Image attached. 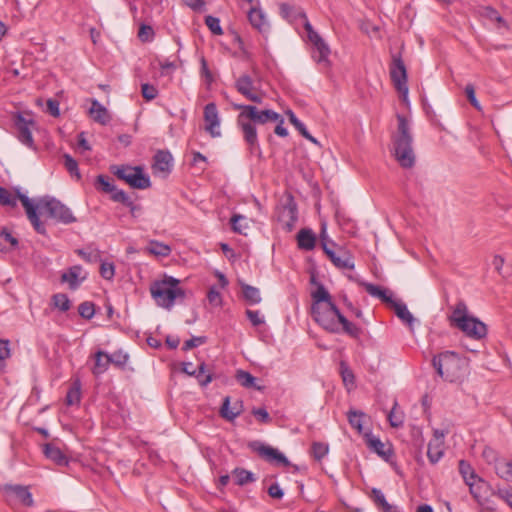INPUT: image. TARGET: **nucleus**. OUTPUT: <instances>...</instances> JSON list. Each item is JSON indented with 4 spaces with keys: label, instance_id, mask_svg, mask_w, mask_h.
<instances>
[{
    "label": "nucleus",
    "instance_id": "2f4dec72",
    "mask_svg": "<svg viewBox=\"0 0 512 512\" xmlns=\"http://www.w3.org/2000/svg\"><path fill=\"white\" fill-rule=\"evenodd\" d=\"M113 201L121 203L127 208H129V211L133 217H135L137 213L140 212L142 209L140 205H137L132 201V199L127 195L126 192H118L113 197Z\"/></svg>",
    "mask_w": 512,
    "mask_h": 512
},
{
    "label": "nucleus",
    "instance_id": "f03ea898",
    "mask_svg": "<svg viewBox=\"0 0 512 512\" xmlns=\"http://www.w3.org/2000/svg\"><path fill=\"white\" fill-rule=\"evenodd\" d=\"M180 280L172 276H164L150 285V293L156 304L164 309L171 310L177 303L186 298V291L179 287Z\"/></svg>",
    "mask_w": 512,
    "mask_h": 512
},
{
    "label": "nucleus",
    "instance_id": "69168bd1",
    "mask_svg": "<svg viewBox=\"0 0 512 512\" xmlns=\"http://www.w3.org/2000/svg\"><path fill=\"white\" fill-rule=\"evenodd\" d=\"M498 11L492 6H482L479 9L480 16L486 18L489 21H493L498 15Z\"/></svg>",
    "mask_w": 512,
    "mask_h": 512
},
{
    "label": "nucleus",
    "instance_id": "f704fd0d",
    "mask_svg": "<svg viewBox=\"0 0 512 512\" xmlns=\"http://www.w3.org/2000/svg\"><path fill=\"white\" fill-rule=\"evenodd\" d=\"M466 485L469 486V490L474 499L481 504L482 502V490L483 488L488 487V484L481 478H476V480H472L468 482Z\"/></svg>",
    "mask_w": 512,
    "mask_h": 512
},
{
    "label": "nucleus",
    "instance_id": "3c124183",
    "mask_svg": "<svg viewBox=\"0 0 512 512\" xmlns=\"http://www.w3.org/2000/svg\"><path fill=\"white\" fill-rule=\"evenodd\" d=\"M64 166L71 176H76L77 179H80V172L78 169L77 161L69 154H64Z\"/></svg>",
    "mask_w": 512,
    "mask_h": 512
},
{
    "label": "nucleus",
    "instance_id": "412c9836",
    "mask_svg": "<svg viewBox=\"0 0 512 512\" xmlns=\"http://www.w3.org/2000/svg\"><path fill=\"white\" fill-rule=\"evenodd\" d=\"M248 20L260 33L265 34L269 31V23L261 9L251 8L248 12Z\"/></svg>",
    "mask_w": 512,
    "mask_h": 512
},
{
    "label": "nucleus",
    "instance_id": "79ce46f5",
    "mask_svg": "<svg viewBox=\"0 0 512 512\" xmlns=\"http://www.w3.org/2000/svg\"><path fill=\"white\" fill-rule=\"evenodd\" d=\"M195 378L198 380L200 386L206 387L213 381L214 376L211 372L206 370V364L203 362L198 366V372L195 374Z\"/></svg>",
    "mask_w": 512,
    "mask_h": 512
},
{
    "label": "nucleus",
    "instance_id": "ea45409f",
    "mask_svg": "<svg viewBox=\"0 0 512 512\" xmlns=\"http://www.w3.org/2000/svg\"><path fill=\"white\" fill-rule=\"evenodd\" d=\"M230 404V397L226 396L223 399V403L221 405L219 413L220 416L225 420L233 422L239 416V411H231Z\"/></svg>",
    "mask_w": 512,
    "mask_h": 512
},
{
    "label": "nucleus",
    "instance_id": "473e14b6",
    "mask_svg": "<svg viewBox=\"0 0 512 512\" xmlns=\"http://www.w3.org/2000/svg\"><path fill=\"white\" fill-rule=\"evenodd\" d=\"M232 475L235 477V484L238 486H244L247 483L256 481L254 474L244 468H235L232 471Z\"/></svg>",
    "mask_w": 512,
    "mask_h": 512
},
{
    "label": "nucleus",
    "instance_id": "5fc2aeb1",
    "mask_svg": "<svg viewBox=\"0 0 512 512\" xmlns=\"http://www.w3.org/2000/svg\"><path fill=\"white\" fill-rule=\"evenodd\" d=\"M6 243H9L12 247H15V246L18 245V240L15 237H13L11 235V233L8 232L4 228L0 232V250L1 251H4L6 249L5 246H4Z\"/></svg>",
    "mask_w": 512,
    "mask_h": 512
},
{
    "label": "nucleus",
    "instance_id": "4be33fe9",
    "mask_svg": "<svg viewBox=\"0 0 512 512\" xmlns=\"http://www.w3.org/2000/svg\"><path fill=\"white\" fill-rule=\"evenodd\" d=\"M312 58L318 63L324 66L329 65V55L331 53L329 45L322 38L317 43L313 44Z\"/></svg>",
    "mask_w": 512,
    "mask_h": 512
},
{
    "label": "nucleus",
    "instance_id": "774afa93",
    "mask_svg": "<svg viewBox=\"0 0 512 512\" xmlns=\"http://www.w3.org/2000/svg\"><path fill=\"white\" fill-rule=\"evenodd\" d=\"M497 496L504 500L512 508V487L506 489H499Z\"/></svg>",
    "mask_w": 512,
    "mask_h": 512
},
{
    "label": "nucleus",
    "instance_id": "13d9d810",
    "mask_svg": "<svg viewBox=\"0 0 512 512\" xmlns=\"http://www.w3.org/2000/svg\"><path fill=\"white\" fill-rule=\"evenodd\" d=\"M465 94L470 104L478 111H481L482 107L475 95V88L472 84H467L465 87Z\"/></svg>",
    "mask_w": 512,
    "mask_h": 512
},
{
    "label": "nucleus",
    "instance_id": "49530a36",
    "mask_svg": "<svg viewBox=\"0 0 512 512\" xmlns=\"http://www.w3.org/2000/svg\"><path fill=\"white\" fill-rule=\"evenodd\" d=\"M329 452V446L322 442H313L311 446V453L315 460L321 461Z\"/></svg>",
    "mask_w": 512,
    "mask_h": 512
},
{
    "label": "nucleus",
    "instance_id": "864d4df0",
    "mask_svg": "<svg viewBox=\"0 0 512 512\" xmlns=\"http://www.w3.org/2000/svg\"><path fill=\"white\" fill-rule=\"evenodd\" d=\"M205 24L207 25V27L210 29V31L214 35H222L223 34V30L220 25L219 18L214 17L212 15H208L205 17Z\"/></svg>",
    "mask_w": 512,
    "mask_h": 512
},
{
    "label": "nucleus",
    "instance_id": "7ed1b4c3",
    "mask_svg": "<svg viewBox=\"0 0 512 512\" xmlns=\"http://www.w3.org/2000/svg\"><path fill=\"white\" fill-rule=\"evenodd\" d=\"M398 127L394 134L393 147L394 156L401 167L411 168L415 163V154L413 150V136L409 123L405 116L397 114Z\"/></svg>",
    "mask_w": 512,
    "mask_h": 512
},
{
    "label": "nucleus",
    "instance_id": "c756f323",
    "mask_svg": "<svg viewBox=\"0 0 512 512\" xmlns=\"http://www.w3.org/2000/svg\"><path fill=\"white\" fill-rule=\"evenodd\" d=\"M81 401V381L75 379L68 389L66 395V404L68 406L78 405Z\"/></svg>",
    "mask_w": 512,
    "mask_h": 512
},
{
    "label": "nucleus",
    "instance_id": "338daca9",
    "mask_svg": "<svg viewBox=\"0 0 512 512\" xmlns=\"http://www.w3.org/2000/svg\"><path fill=\"white\" fill-rule=\"evenodd\" d=\"M207 298L210 304L219 306L221 305L222 299L220 292L215 288L211 287L208 291Z\"/></svg>",
    "mask_w": 512,
    "mask_h": 512
},
{
    "label": "nucleus",
    "instance_id": "c85d7f7f",
    "mask_svg": "<svg viewBox=\"0 0 512 512\" xmlns=\"http://www.w3.org/2000/svg\"><path fill=\"white\" fill-rule=\"evenodd\" d=\"M236 380L245 388H254L256 390H263V386L256 385V378L249 372L239 369L235 374Z\"/></svg>",
    "mask_w": 512,
    "mask_h": 512
},
{
    "label": "nucleus",
    "instance_id": "39448f33",
    "mask_svg": "<svg viewBox=\"0 0 512 512\" xmlns=\"http://www.w3.org/2000/svg\"><path fill=\"white\" fill-rule=\"evenodd\" d=\"M20 200L23 207L25 208L27 217L31 222L35 231L39 234L45 235L46 229L44 224L40 221L38 214L36 213V206L32 203L29 197L19 190H17L16 196H14L8 189L0 186V204L3 206L16 207L17 200Z\"/></svg>",
    "mask_w": 512,
    "mask_h": 512
},
{
    "label": "nucleus",
    "instance_id": "cd10ccee",
    "mask_svg": "<svg viewBox=\"0 0 512 512\" xmlns=\"http://www.w3.org/2000/svg\"><path fill=\"white\" fill-rule=\"evenodd\" d=\"M312 297V306L316 307L328 303H332V297L328 290L324 287L322 283H317V288L315 291L311 293Z\"/></svg>",
    "mask_w": 512,
    "mask_h": 512
},
{
    "label": "nucleus",
    "instance_id": "0eeeda50",
    "mask_svg": "<svg viewBox=\"0 0 512 512\" xmlns=\"http://www.w3.org/2000/svg\"><path fill=\"white\" fill-rule=\"evenodd\" d=\"M35 206L36 210L39 209L41 213L46 214L57 222L71 224L77 220L70 208L56 198L45 196Z\"/></svg>",
    "mask_w": 512,
    "mask_h": 512
},
{
    "label": "nucleus",
    "instance_id": "b1692460",
    "mask_svg": "<svg viewBox=\"0 0 512 512\" xmlns=\"http://www.w3.org/2000/svg\"><path fill=\"white\" fill-rule=\"evenodd\" d=\"M297 244L300 249L310 251L315 247L316 236L309 228L301 229L297 234Z\"/></svg>",
    "mask_w": 512,
    "mask_h": 512
},
{
    "label": "nucleus",
    "instance_id": "ddd939ff",
    "mask_svg": "<svg viewBox=\"0 0 512 512\" xmlns=\"http://www.w3.org/2000/svg\"><path fill=\"white\" fill-rule=\"evenodd\" d=\"M14 125L17 129L18 140L27 147L33 148L34 140L30 129L34 125L33 119H27L18 112L14 117Z\"/></svg>",
    "mask_w": 512,
    "mask_h": 512
},
{
    "label": "nucleus",
    "instance_id": "680f3d73",
    "mask_svg": "<svg viewBox=\"0 0 512 512\" xmlns=\"http://www.w3.org/2000/svg\"><path fill=\"white\" fill-rule=\"evenodd\" d=\"M206 339L207 338L205 336L192 337L191 339L186 340L184 342L182 349L184 351L191 350L195 347H198V346L204 344L206 342Z\"/></svg>",
    "mask_w": 512,
    "mask_h": 512
},
{
    "label": "nucleus",
    "instance_id": "aec40b11",
    "mask_svg": "<svg viewBox=\"0 0 512 512\" xmlns=\"http://www.w3.org/2000/svg\"><path fill=\"white\" fill-rule=\"evenodd\" d=\"M89 116L97 123L106 125L110 122L111 116L107 108L102 105L97 99L91 100V107L89 109Z\"/></svg>",
    "mask_w": 512,
    "mask_h": 512
},
{
    "label": "nucleus",
    "instance_id": "a18cd8bd",
    "mask_svg": "<svg viewBox=\"0 0 512 512\" xmlns=\"http://www.w3.org/2000/svg\"><path fill=\"white\" fill-rule=\"evenodd\" d=\"M496 473L499 477L505 480L512 478V462L500 461L495 466Z\"/></svg>",
    "mask_w": 512,
    "mask_h": 512
},
{
    "label": "nucleus",
    "instance_id": "9b49d317",
    "mask_svg": "<svg viewBox=\"0 0 512 512\" xmlns=\"http://www.w3.org/2000/svg\"><path fill=\"white\" fill-rule=\"evenodd\" d=\"M249 447L258 453L260 457L270 463H277L283 466H290L291 463L287 457L276 448L261 443L259 441H253L249 444Z\"/></svg>",
    "mask_w": 512,
    "mask_h": 512
},
{
    "label": "nucleus",
    "instance_id": "4d7b16f0",
    "mask_svg": "<svg viewBox=\"0 0 512 512\" xmlns=\"http://www.w3.org/2000/svg\"><path fill=\"white\" fill-rule=\"evenodd\" d=\"M138 37L142 42H150L154 37V30L150 25L142 24L138 31Z\"/></svg>",
    "mask_w": 512,
    "mask_h": 512
},
{
    "label": "nucleus",
    "instance_id": "bf43d9fd",
    "mask_svg": "<svg viewBox=\"0 0 512 512\" xmlns=\"http://www.w3.org/2000/svg\"><path fill=\"white\" fill-rule=\"evenodd\" d=\"M141 93L144 99L151 101L157 97L158 90L154 85L144 83L141 86Z\"/></svg>",
    "mask_w": 512,
    "mask_h": 512
},
{
    "label": "nucleus",
    "instance_id": "9d476101",
    "mask_svg": "<svg viewBox=\"0 0 512 512\" xmlns=\"http://www.w3.org/2000/svg\"><path fill=\"white\" fill-rule=\"evenodd\" d=\"M233 109L240 110V118H248L254 124H266L281 119V115L271 109L258 110L254 105L236 104Z\"/></svg>",
    "mask_w": 512,
    "mask_h": 512
},
{
    "label": "nucleus",
    "instance_id": "c03bdc74",
    "mask_svg": "<svg viewBox=\"0 0 512 512\" xmlns=\"http://www.w3.org/2000/svg\"><path fill=\"white\" fill-rule=\"evenodd\" d=\"M364 416H365V414L363 412L356 411V410H350L347 413L349 424L351 425V427L356 429L358 432H362V428H363V426H362V418Z\"/></svg>",
    "mask_w": 512,
    "mask_h": 512
},
{
    "label": "nucleus",
    "instance_id": "6e6d98bb",
    "mask_svg": "<svg viewBox=\"0 0 512 512\" xmlns=\"http://www.w3.org/2000/svg\"><path fill=\"white\" fill-rule=\"evenodd\" d=\"M397 403L395 402L393 408L388 414V421L392 427L398 428L403 425V416L396 411Z\"/></svg>",
    "mask_w": 512,
    "mask_h": 512
},
{
    "label": "nucleus",
    "instance_id": "f257e3e1",
    "mask_svg": "<svg viewBox=\"0 0 512 512\" xmlns=\"http://www.w3.org/2000/svg\"><path fill=\"white\" fill-rule=\"evenodd\" d=\"M311 315L318 325L330 333H344L352 338H358L361 334V328L350 322L333 302L311 307Z\"/></svg>",
    "mask_w": 512,
    "mask_h": 512
},
{
    "label": "nucleus",
    "instance_id": "37998d69",
    "mask_svg": "<svg viewBox=\"0 0 512 512\" xmlns=\"http://www.w3.org/2000/svg\"><path fill=\"white\" fill-rule=\"evenodd\" d=\"M459 472L462 475L466 484L468 482H470L472 480H476V478H478V476L475 474V471L471 467V465L464 460L459 461Z\"/></svg>",
    "mask_w": 512,
    "mask_h": 512
},
{
    "label": "nucleus",
    "instance_id": "603ef678",
    "mask_svg": "<svg viewBox=\"0 0 512 512\" xmlns=\"http://www.w3.org/2000/svg\"><path fill=\"white\" fill-rule=\"evenodd\" d=\"M79 315L84 319H91L95 314V305L93 302L85 301L78 306Z\"/></svg>",
    "mask_w": 512,
    "mask_h": 512
},
{
    "label": "nucleus",
    "instance_id": "c9c22d12",
    "mask_svg": "<svg viewBox=\"0 0 512 512\" xmlns=\"http://www.w3.org/2000/svg\"><path fill=\"white\" fill-rule=\"evenodd\" d=\"M394 309L395 314L404 322H406L409 325H412L414 322L413 315L409 312L406 304L402 302H393V305L391 306Z\"/></svg>",
    "mask_w": 512,
    "mask_h": 512
},
{
    "label": "nucleus",
    "instance_id": "72a5a7b5",
    "mask_svg": "<svg viewBox=\"0 0 512 512\" xmlns=\"http://www.w3.org/2000/svg\"><path fill=\"white\" fill-rule=\"evenodd\" d=\"M241 289L244 299L250 304H258L261 302V295L258 288L241 283Z\"/></svg>",
    "mask_w": 512,
    "mask_h": 512
},
{
    "label": "nucleus",
    "instance_id": "1a4fd4ad",
    "mask_svg": "<svg viewBox=\"0 0 512 512\" xmlns=\"http://www.w3.org/2000/svg\"><path fill=\"white\" fill-rule=\"evenodd\" d=\"M389 74L395 89L402 95L403 101H407V70L400 54L392 55V63L390 65Z\"/></svg>",
    "mask_w": 512,
    "mask_h": 512
},
{
    "label": "nucleus",
    "instance_id": "6ab92c4d",
    "mask_svg": "<svg viewBox=\"0 0 512 512\" xmlns=\"http://www.w3.org/2000/svg\"><path fill=\"white\" fill-rule=\"evenodd\" d=\"M4 491L15 495L19 501L26 507H32L34 500L28 487L22 485H5Z\"/></svg>",
    "mask_w": 512,
    "mask_h": 512
},
{
    "label": "nucleus",
    "instance_id": "bb28decb",
    "mask_svg": "<svg viewBox=\"0 0 512 512\" xmlns=\"http://www.w3.org/2000/svg\"><path fill=\"white\" fill-rule=\"evenodd\" d=\"M95 188L103 193L110 194V198L113 201V197L118 192H124L122 189H118L112 182H110L109 177L105 175H98L95 182Z\"/></svg>",
    "mask_w": 512,
    "mask_h": 512
},
{
    "label": "nucleus",
    "instance_id": "20e7f679",
    "mask_svg": "<svg viewBox=\"0 0 512 512\" xmlns=\"http://www.w3.org/2000/svg\"><path fill=\"white\" fill-rule=\"evenodd\" d=\"M448 320L452 327L459 329L469 338L480 340L487 335L486 324L469 315L468 307L463 300L456 303Z\"/></svg>",
    "mask_w": 512,
    "mask_h": 512
},
{
    "label": "nucleus",
    "instance_id": "5701e85b",
    "mask_svg": "<svg viewBox=\"0 0 512 512\" xmlns=\"http://www.w3.org/2000/svg\"><path fill=\"white\" fill-rule=\"evenodd\" d=\"M370 498L373 500L374 504L382 510V512H403L398 508V506L389 504L382 491L378 488H373L371 490Z\"/></svg>",
    "mask_w": 512,
    "mask_h": 512
},
{
    "label": "nucleus",
    "instance_id": "4468645a",
    "mask_svg": "<svg viewBox=\"0 0 512 512\" xmlns=\"http://www.w3.org/2000/svg\"><path fill=\"white\" fill-rule=\"evenodd\" d=\"M204 121L205 130L207 133L210 134L211 137L215 138L221 136L220 119L218 116V110L215 103H208L204 107Z\"/></svg>",
    "mask_w": 512,
    "mask_h": 512
},
{
    "label": "nucleus",
    "instance_id": "6e6552de",
    "mask_svg": "<svg viewBox=\"0 0 512 512\" xmlns=\"http://www.w3.org/2000/svg\"><path fill=\"white\" fill-rule=\"evenodd\" d=\"M111 172L120 180L125 181L135 189H147L151 186L150 177L143 172L140 166L113 165Z\"/></svg>",
    "mask_w": 512,
    "mask_h": 512
},
{
    "label": "nucleus",
    "instance_id": "a19ab883",
    "mask_svg": "<svg viewBox=\"0 0 512 512\" xmlns=\"http://www.w3.org/2000/svg\"><path fill=\"white\" fill-rule=\"evenodd\" d=\"M232 230L235 233L246 235V229L248 228V223L246 221V217L243 215L235 214L230 219Z\"/></svg>",
    "mask_w": 512,
    "mask_h": 512
},
{
    "label": "nucleus",
    "instance_id": "393cba45",
    "mask_svg": "<svg viewBox=\"0 0 512 512\" xmlns=\"http://www.w3.org/2000/svg\"><path fill=\"white\" fill-rule=\"evenodd\" d=\"M81 272L82 267L80 265H74L61 275V282L68 283L70 289L75 290L80 285L81 281L79 277Z\"/></svg>",
    "mask_w": 512,
    "mask_h": 512
},
{
    "label": "nucleus",
    "instance_id": "0e129e2a",
    "mask_svg": "<svg viewBox=\"0 0 512 512\" xmlns=\"http://www.w3.org/2000/svg\"><path fill=\"white\" fill-rule=\"evenodd\" d=\"M285 211L289 217L290 222L287 223L288 229L291 230L297 220V207L296 204L291 202L285 207Z\"/></svg>",
    "mask_w": 512,
    "mask_h": 512
},
{
    "label": "nucleus",
    "instance_id": "052dcab7",
    "mask_svg": "<svg viewBox=\"0 0 512 512\" xmlns=\"http://www.w3.org/2000/svg\"><path fill=\"white\" fill-rule=\"evenodd\" d=\"M100 274L106 280H111L115 275V266L113 263L102 262L100 265Z\"/></svg>",
    "mask_w": 512,
    "mask_h": 512
},
{
    "label": "nucleus",
    "instance_id": "4c0bfd02",
    "mask_svg": "<svg viewBox=\"0 0 512 512\" xmlns=\"http://www.w3.org/2000/svg\"><path fill=\"white\" fill-rule=\"evenodd\" d=\"M146 249L150 254L160 257H167L171 253L169 245L154 240L150 241Z\"/></svg>",
    "mask_w": 512,
    "mask_h": 512
},
{
    "label": "nucleus",
    "instance_id": "a878e982",
    "mask_svg": "<svg viewBox=\"0 0 512 512\" xmlns=\"http://www.w3.org/2000/svg\"><path fill=\"white\" fill-rule=\"evenodd\" d=\"M44 454L45 456L55 462L59 466H67L68 465V458L67 456L61 451L60 448L52 445V444H45L44 446Z\"/></svg>",
    "mask_w": 512,
    "mask_h": 512
},
{
    "label": "nucleus",
    "instance_id": "dca6fc26",
    "mask_svg": "<svg viewBox=\"0 0 512 512\" xmlns=\"http://www.w3.org/2000/svg\"><path fill=\"white\" fill-rule=\"evenodd\" d=\"M237 125L241 128L243 138L248 144L250 151L253 152L256 148H259L255 124L249 121L248 118L241 119L239 114L237 116Z\"/></svg>",
    "mask_w": 512,
    "mask_h": 512
},
{
    "label": "nucleus",
    "instance_id": "f8f14e48",
    "mask_svg": "<svg viewBox=\"0 0 512 512\" xmlns=\"http://www.w3.org/2000/svg\"><path fill=\"white\" fill-rule=\"evenodd\" d=\"M323 251L338 269H354V257L349 251L341 250L339 253H336L326 242H323Z\"/></svg>",
    "mask_w": 512,
    "mask_h": 512
},
{
    "label": "nucleus",
    "instance_id": "8fccbe9b",
    "mask_svg": "<svg viewBox=\"0 0 512 512\" xmlns=\"http://www.w3.org/2000/svg\"><path fill=\"white\" fill-rule=\"evenodd\" d=\"M301 17L305 20L304 21V29L307 33V39L308 41L313 45L315 43H317L318 41H320L322 39V37L320 36V34L318 32H316L311 23L308 21L307 19V16L305 13H302L301 14Z\"/></svg>",
    "mask_w": 512,
    "mask_h": 512
},
{
    "label": "nucleus",
    "instance_id": "7c9ffc66",
    "mask_svg": "<svg viewBox=\"0 0 512 512\" xmlns=\"http://www.w3.org/2000/svg\"><path fill=\"white\" fill-rule=\"evenodd\" d=\"M444 443L438 442V440H430L428 443L427 457L432 464H436L443 456Z\"/></svg>",
    "mask_w": 512,
    "mask_h": 512
},
{
    "label": "nucleus",
    "instance_id": "a211bd4d",
    "mask_svg": "<svg viewBox=\"0 0 512 512\" xmlns=\"http://www.w3.org/2000/svg\"><path fill=\"white\" fill-rule=\"evenodd\" d=\"M173 157L167 150H158L153 157L152 170L154 174L167 175L172 169Z\"/></svg>",
    "mask_w": 512,
    "mask_h": 512
},
{
    "label": "nucleus",
    "instance_id": "de8ad7c7",
    "mask_svg": "<svg viewBox=\"0 0 512 512\" xmlns=\"http://www.w3.org/2000/svg\"><path fill=\"white\" fill-rule=\"evenodd\" d=\"M128 358V354L122 351H116L113 354L107 353V361H109V364H114L120 368H123L126 365Z\"/></svg>",
    "mask_w": 512,
    "mask_h": 512
},
{
    "label": "nucleus",
    "instance_id": "58836bf2",
    "mask_svg": "<svg viewBox=\"0 0 512 512\" xmlns=\"http://www.w3.org/2000/svg\"><path fill=\"white\" fill-rule=\"evenodd\" d=\"M51 301L53 307L59 309L61 312H66L71 307V301L64 293L54 294L51 298Z\"/></svg>",
    "mask_w": 512,
    "mask_h": 512
},
{
    "label": "nucleus",
    "instance_id": "2eb2a0df",
    "mask_svg": "<svg viewBox=\"0 0 512 512\" xmlns=\"http://www.w3.org/2000/svg\"><path fill=\"white\" fill-rule=\"evenodd\" d=\"M235 88L246 99H248L252 102H255V103L262 102V97L257 93V91L254 87V81L250 75H248V74L241 75L235 81Z\"/></svg>",
    "mask_w": 512,
    "mask_h": 512
},
{
    "label": "nucleus",
    "instance_id": "e433bc0d",
    "mask_svg": "<svg viewBox=\"0 0 512 512\" xmlns=\"http://www.w3.org/2000/svg\"><path fill=\"white\" fill-rule=\"evenodd\" d=\"M109 361H107V353L98 351L95 354V365L92 370L94 375H100L107 371L109 367Z\"/></svg>",
    "mask_w": 512,
    "mask_h": 512
},
{
    "label": "nucleus",
    "instance_id": "f3484780",
    "mask_svg": "<svg viewBox=\"0 0 512 512\" xmlns=\"http://www.w3.org/2000/svg\"><path fill=\"white\" fill-rule=\"evenodd\" d=\"M366 439L367 445L372 451H374L384 461H392V458L394 456V450L390 443H383L379 438L371 434H367Z\"/></svg>",
    "mask_w": 512,
    "mask_h": 512
},
{
    "label": "nucleus",
    "instance_id": "423d86ee",
    "mask_svg": "<svg viewBox=\"0 0 512 512\" xmlns=\"http://www.w3.org/2000/svg\"><path fill=\"white\" fill-rule=\"evenodd\" d=\"M432 364L441 378L454 382L459 377L462 360L456 352L445 351L434 356Z\"/></svg>",
    "mask_w": 512,
    "mask_h": 512
},
{
    "label": "nucleus",
    "instance_id": "09e8293b",
    "mask_svg": "<svg viewBox=\"0 0 512 512\" xmlns=\"http://www.w3.org/2000/svg\"><path fill=\"white\" fill-rule=\"evenodd\" d=\"M340 374L345 386L355 384V376L353 371L349 368L348 364L345 361L340 362Z\"/></svg>",
    "mask_w": 512,
    "mask_h": 512
},
{
    "label": "nucleus",
    "instance_id": "e2e57ef3",
    "mask_svg": "<svg viewBox=\"0 0 512 512\" xmlns=\"http://www.w3.org/2000/svg\"><path fill=\"white\" fill-rule=\"evenodd\" d=\"M362 285L364 286L366 292L371 296L377 297L379 299L380 297L384 296V289H382L380 286L367 282H363Z\"/></svg>",
    "mask_w": 512,
    "mask_h": 512
}]
</instances>
